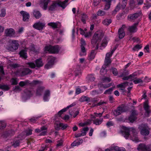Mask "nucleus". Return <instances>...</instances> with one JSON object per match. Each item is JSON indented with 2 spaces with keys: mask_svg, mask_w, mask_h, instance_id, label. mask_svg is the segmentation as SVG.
<instances>
[{
  "mask_svg": "<svg viewBox=\"0 0 151 151\" xmlns=\"http://www.w3.org/2000/svg\"><path fill=\"white\" fill-rule=\"evenodd\" d=\"M124 131L121 130L120 133L126 139H130L136 142L140 141L138 136L137 132L134 127H124Z\"/></svg>",
  "mask_w": 151,
  "mask_h": 151,
  "instance_id": "nucleus-1",
  "label": "nucleus"
},
{
  "mask_svg": "<svg viewBox=\"0 0 151 151\" xmlns=\"http://www.w3.org/2000/svg\"><path fill=\"white\" fill-rule=\"evenodd\" d=\"M104 36V34L101 30H99L96 32L94 34L91 40L92 45L94 47L96 46V48H98L100 42L101 41Z\"/></svg>",
  "mask_w": 151,
  "mask_h": 151,
  "instance_id": "nucleus-2",
  "label": "nucleus"
},
{
  "mask_svg": "<svg viewBox=\"0 0 151 151\" xmlns=\"http://www.w3.org/2000/svg\"><path fill=\"white\" fill-rule=\"evenodd\" d=\"M68 1V0H65L63 1H53L52 4L50 5L48 8L49 10L52 11L57 6H59L62 7L63 9L65 8L67 5V3Z\"/></svg>",
  "mask_w": 151,
  "mask_h": 151,
  "instance_id": "nucleus-3",
  "label": "nucleus"
},
{
  "mask_svg": "<svg viewBox=\"0 0 151 151\" xmlns=\"http://www.w3.org/2000/svg\"><path fill=\"white\" fill-rule=\"evenodd\" d=\"M128 107L125 105L122 104L117 107L116 109L113 111L114 115L117 116L122 113L125 112L128 110Z\"/></svg>",
  "mask_w": 151,
  "mask_h": 151,
  "instance_id": "nucleus-4",
  "label": "nucleus"
},
{
  "mask_svg": "<svg viewBox=\"0 0 151 151\" xmlns=\"http://www.w3.org/2000/svg\"><path fill=\"white\" fill-rule=\"evenodd\" d=\"M9 42L12 45L7 46L6 48L7 50L9 51L14 52L18 49L19 45L18 40H10Z\"/></svg>",
  "mask_w": 151,
  "mask_h": 151,
  "instance_id": "nucleus-5",
  "label": "nucleus"
},
{
  "mask_svg": "<svg viewBox=\"0 0 151 151\" xmlns=\"http://www.w3.org/2000/svg\"><path fill=\"white\" fill-rule=\"evenodd\" d=\"M60 49V47L58 45L53 46L49 45L45 47L44 51L51 53L56 54L59 52Z\"/></svg>",
  "mask_w": 151,
  "mask_h": 151,
  "instance_id": "nucleus-6",
  "label": "nucleus"
},
{
  "mask_svg": "<svg viewBox=\"0 0 151 151\" xmlns=\"http://www.w3.org/2000/svg\"><path fill=\"white\" fill-rule=\"evenodd\" d=\"M32 73V70L29 69L28 68H25L18 70L16 73V74L19 76H22L30 74Z\"/></svg>",
  "mask_w": 151,
  "mask_h": 151,
  "instance_id": "nucleus-7",
  "label": "nucleus"
},
{
  "mask_svg": "<svg viewBox=\"0 0 151 151\" xmlns=\"http://www.w3.org/2000/svg\"><path fill=\"white\" fill-rule=\"evenodd\" d=\"M139 128L140 129V133L142 135H147L149 133V128L147 124H142Z\"/></svg>",
  "mask_w": 151,
  "mask_h": 151,
  "instance_id": "nucleus-8",
  "label": "nucleus"
},
{
  "mask_svg": "<svg viewBox=\"0 0 151 151\" xmlns=\"http://www.w3.org/2000/svg\"><path fill=\"white\" fill-rule=\"evenodd\" d=\"M137 149L139 151H151V144L147 145L145 144H140L138 145Z\"/></svg>",
  "mask_w": 151,
  "mask_h": 151,
  "instance_id": "nucleus-9",
  "label": "nucleus"
},
{
  "mask_svg": "<svg viewBox=\"0 0 151 151\" xmlns=\"http://www.w3.org/2000/svg\"><path fill=\"white\" fill-rule=\"evenodd\" d=\"M80 43L81 51L80 55L81 56L86 55V50L85 47L86 45V41L83 39L82 38L81 40Z\"/></svg>",
  "mask_w": 151,
  "mask_h": 151,
  "instance_id": "nucleus-10",
  "label": "nucleus"
},
{
  "mask_svg": "<svg viewBox=\"0 0 151 151\" xmlns=\"http://www.w3.org/2000/svg\"><path fill=\"white\" fill-rule=\"evenodd\" d=\"M32 130L29 129H28L23 132L21 134H19L18 137L22 139H24L27 136H29L32 134Z\"/></svg>",
  "mask_w": 151,
  "mask_h": 151,
  "instance_id": "nucleus-11",
  "label": "nucleus"
},
{
  "mask_svg": "<svg viewBox=\"0 0 151 151\" xmlns=\"http://www.w3.org/2000/svg\"><path fill=\"white\" fill-rule=\"evenodd\" d=\"M45 23L44 22L40 21L35 23L33 25V27L39 30H42L45 27Z\"/></svg>",
  "mask_w": 151,
  "mask_h": 151,
  "instance_id": "nucleus-12",
  "label": "nucleus"
},
{
  "mask_svg": "<svg viewBox=\"0 0 151 151\" xmlns=\"http://www.w3.org/2000/svg\"><path fill=\"white\" fill-rule=\"evenodd\" d=\"M137 114V111L133 110L131 111V114L128 117L129 121L131 123L133 122L137 119L136 116Z\"/></svg>",
  "mask_w": 151,
  "mask_h": 151,
  "instance_id": "nucleus-13",
  "label": "nucleus"
},
{
  "mask_svg": "<svg viewBox=\"0 0 151 151\" xmlns=\"http://www.w3.org/2000/svg\"><path fill=\"white\" fill-rule=\"evenodd\" d=\"M55 58L52 56H49L48 58V61L47 63L45 65V67L46 68L48 69L50 68L53 64L55 60Z\"/></svg>",
  "mask_w": 151,
  "mask_h": 151,
  "instance_id": "nucleus-14",
  "label": "nucleus"
},
{
  "mask_svg": "<svg viewBox=\"0 0 151 151\" xmlns=\"http://www.w3.org/2000/svg\"><path fill=\"white\" fill-rule=\"evenodd\" d=\"M4 33L6 36L14 37L15 31L13 28H7L5 30Z\"/></svg>",
  "mask_w": 151,
  "mask_h": 151,
  "instance_id": "nucleus-15",
  "label": "nucleus"
},
{
  "mask_svg": "<svg viewBox=\"0 0 151 151\" xmlns=\"http://www.w3.org/2000/svg\"><path fill=\"white\" fill-rule=\"evenodd\" d=\"M144 108L145 111V116L146 117H148L150 113V107L148 105V102L147 100L144 103Z\"/></svg>",
  "mask_w": 151,
  "mask_h": 151,
  "instance_id": "nucleus-16",
  "label": "nucleus"
},
{
  "mask_svg": "<svg viewBox=\"0 0 151 151\" xmlns=\"http://www.w3.org/2000/svg\"><path fill=\"white\" fill-rule=\"evenodd\" d=\"M125 27V25L123 24L122 25V27L120 28L118 30V34L119 36V38L120 39H122L125 35L124 29Z\"/></svg>",
  "mask_w": 151,
  "mask_h": 151,
  "instance_id": "nucleus-17",
  "label": "nucleus"
},
{
  "mask_svg": "<svg viewBox=\"0 0 151 151\" xmlns=\"http://www.w3.org/2000/svg\"><path fill=\"white\" fill-rule=\"evenodd\" d=\"M139 15V13H137L129 14L128 16V19L130 21H134Z\"/></svg>",
  "mask_w": 151,
  "mask_h": 151,
  "instance_id": "nucleus-18",
  "label": "nucleus"
},
{
  "mask_svg": "<svg viewBox=\"0 0 151 151\" xmlns=\"http://www.w3.org/2000/svg\"><path fill=\"white\" fill-rule=\"evenodd\" d=\"M138 23H134L133 25L129 26L127 28L128 30L130 33H134L136 32L137 30V26L138 24Z\"/></svg>",
  "mask_w": 151,
  "mask_h": 151,
  "instance_id": "nucleus-19",
  "label": "nucleus"
},
{
  "mask_svg": "<svg viewBox=\"0 0 151 151\" xmlns=\"http://www.w3.org/2000/svg\"><path fill=\"white\" fill-rule=\"evenodd\" d=\"M46 129L47 128L43 126L40 129H36L35 131L36 133H40L42 131L40 134V135H45L46 134L47 131L46 130Z\"/></svg>",
  "mask_w": 151,
  "mask_h": 151,
  "instance_id": "nucleus-20",
  "label": "nucleus"
},
{
  "mask_svg": "<svg viewBox=\"0 0 151 151\" xmlns=\"http://www.w3.org/2000/svg\"><path fill=\"white\" fill-rule=\"evenodd\" d=\"M49 2V0H40V4L44 10L47 9Z\"/></svg>",
  "mask_w": 151,
  "mask_h": 151,
  "instance_id": "nucleus-21",
  "label": "nucleus"
},
{
  "mask_svg": "<svg viewBox=\"0 0 151 151\" xmlns=\"http://www.w3.org/2000/svg\"><path fill=\"white\" fill-rule=\"evenodd\" d=\"M20 13L23 16V20L24 21H27L29 18V13L24 11H21Z\"/></svg>",
  "mask_w": 151,
  "mask_h": 151,
  "instance_id": "nucleus-22",
  "label": "nucleus"
},
{
  "mask_svg": "<svg viewBox=\"0 0 151 151\" xmlns=\"http://www.w3.org/2000/svg\"><path fill=\"white\" fill-rule=\"evenodd\" d=\"M110 86V84H103L102 82L99 83L98 84V87L100 91L105 89Z\"/></svg>",
  "mask_w": 151,
  "mask_h": 151,
  "instance_id": "nucleus-23",
  "label": "nucleus"
},
{
  "mask_svg": "<svg viewBox=\"0 0 151 151\" xmlns=\"http://www.w3.org/2000/svg\"><path fill=\"white\" fill-rule=\"evenodd\" d=\"M48 25L52 27L53 29L57 28L60 26V23L57 22H51L47 24Z\"/></svg>",
  "mask_w": 151,
  "mask_h": 151,
  "instance_id": "nucleus-24",
  "label": "nucleus"
},
{
  "mask_svg": "<svg viewBox=\"0 0 151 151\" xmlns=\"http://www.w3.org/2000/svg\"><path fill=\"white\" fill-rule=\"evenodd\" d=\"M128 85V82H126L124 83H121L117 85L116 87L118 88H121V90L124 91L125 88Z\"/></svg>",
  "mask_w": 151,
  "mask_h": 151,
  "instance_id": "nucleus-25",
  "label": "nucleus"
},
{
  "mask_svg": "<svg viewBox=\"0 0 151 151\" xmlns=\"http://www.w3.org/2000/svg\"><path fill=\"white\" fill-rule=\"evenodd\" d=\"M88 130V127H86L83 128L81 132V133L80 134H76V137L85 135L86 134V132Z\"/></svg>",
  "mask_w": 151,
  "mask_h": 151,
  "instance_id": "nucleus-26",
  "label": "nucleus"
},
{
  "mask_svg": "<svg viewBox=\"0 0 151 151\" xmlns=\"http://www.w3.org/2000/svg\"><path fill=\"white\" fill-rule=\"evenodd\" d=\"M35 62L36 66L37 68L42 67L43 65V63H42V60L41 58L36 60Z\"/></svg>",
  "mask_w": 151,
  "mask_h": 151,
  "instance_id": "nucleus-27",
  "label": "nucleus"
},
{
  "mask_svg": "<svg viewBox=\"0 0 151 151\" xmlns=\"http://www.w3.org/2000/svg\"><path fill=\"white\" fill-rule=\"evenodd\" d=\"M87 89V88L85 86L81 87V89L79 87H78L76 88V94H78L86 90Z\"/></svg>",
  "mask_w": 151,
  "mask_h": 151,
  "instance_id": "nucleus-28",
  "label": "nucleus"
},
{
  "mask_svg": "<svg viewBox=\"0 0 151 151\" xmlns=\"http://www.w3.org/2000/svg\"><path fill=\"white\" fill-rule=\"evenodd\" d=\"M82 70L81 68L79 66H76V77L77 76L80 77L81 75Z\"/></svg>",
  "mask_w": 151,
  "mask_h": 151,
  "instance_id": "nucleus-29",
  "label": "nucleus"
},
{
  "mask_svg": "<svg viewBox=\"0 0 151 151\" xmlns=\"http://www.w3.org/2000/svg\"><path fill=\"white\" fill-rule=\"evenodd\" d=\"M34 16L36 19H39L42 16V14L40 12L37 10H35L33 12Z\"/></svg>",
  "mask_w": 151,
  "mask_h": 151,
  "instance_id": "nucleus-30",
  "label": "nucleus"
},
{
  "mask_svg": "<svg viewBox=\"0 0 151 151\" xmlns=\"http://www.w3.org/2000/svg\"><path fill=\"white\" fill-rule=\"evenodd\" d=\"M112 0H104V1L106 2L104 7V10H107L110 7L111 1Z\"/></svg>",
  "mask_w": 151,
  "mask_h": 151,
  "instance_id": "nucleus-31",
  "label": "nucleus"
},
{
  "mask_svg": "<svg viewBox=\"0 0 151 151\" xmlns=\"http://www.w3.org/2000/svg\"><path fill=\"white\" fill-rule=\"evenodd\" d=\"M19 54L21 57L26 59L27 57V53L25 50H22L19 52Z\"/></svg>",
  "mask_w": 151,
  "mask_h": 151,
  "instance_id": "nucleus-32",
  "label": "nucleus"
},
{
  "mask_svg": "<svg viewBox=\"0 0 151 151\" xmlns=\"http://www.w3.org/2000/svg\"><path fill=\"white\" fill-rule=\"evenodd\" d=\"M108 43L107 38L105 37L103 40L102 42L101 43L100 47L101 49L102 47H105L107 45Z\"/></svg>",
  "mask_w": 151,
  "mask_h": 151,
  "instance_id": "nucleus-33",
  "label": "nucleus"
},
{
  "mask_svg": "<svg viewBox=\"0 0 151 151\" xmlns=\"http://www.w3.org/2000/svg\"><path fill=\"white\" fill-rule=\"evenodd\" d=\"M106 67L105 65H103L100 70V73L101 75H104L107 72V70L106 69Z\"/></svg>",
  "mask_w": 151,
  "mask_h": 151,
  "instance_id": "nucleus-34",
  "label": "nucleus"
},
{
  "mask_svg": "<svg viewBox=\"0 0 151 151\" xmlns=\"http://www.w3.org/2000/svg\"><path fill=\"white\" fill-rule=\"evenodd\" d=\"M86 79L88 81L92 82L95 80V78L93 75L89 74L86 77Z\"/></svg>",
  "mask_w": 151,
  "mask_h": 151,
  "instance_id": "nucleus-35",
  "label": "nucleus"
},
{
  "mask_svg": "<svg viewBox=\"0 0 151 151\" xmlns=\"http://www.w3.org/2000/svg\"><path fill=\"white\" fill-rule=\"evenodd\" d=\"M50 92L49 91H45L44 96V100L45 101H47L48 100V97L50 96Z\"/></svg>",
  "mask_w": 151,
  "mask_h": 151,
  "instance_id": "nucleus-36",
  "label": "nucleus"
},
{
  "mask_svg": "<svg viewBox=\"0 0 151 151\" xmlns=\"http://www.w3.org/2000/svg\"><path fill=\"white\" fill-rule=\"evenodd\" d=\"M61 124L62 123H60L58 122H56L55 123V128L56 130H58L61 129Z\"/></svg>",
  "mask_w": 151,
  "mask_h": 151,
  "instance_id": "nucleus-37",
  "label": "nucleus"
},
{
  "mask_svg": "<svg viewBox=\"0 0 151 151\" xmlns=\"http://www.w3.org/2000/svg\"><path fill=\"white\" fill-rule=\"evenodd\" d=\"M20 139L15 140L14 141L13 144H12V145L14 147H16L19 146L20 142V140H22L21 139Z\"/></svg>",
  "mask_w": 151,
  "mask_h": 151,
  "instance_id": "nucleus-38",
  "label": "nucleus"
},
{
  "mask_svg": "<svg viewBox=\"0 0 151 151\" xmlns=\"http://www.w3.org/2000/svg\"><path fill=\"white\" fill-rule=\"evenodd\" d=\"M44 89V88L43 87H40L38 88L37 90L36 95L37 96L40 95L41 93H42Z\"/></svg>",
  "mask_w": 151,
  "mask_h": 151,
  "instance_id": "nucleus-39",
  "label": "nucleus"
},
{
  "mask_svg": "<svg viewBox=\"0 0 151 151\" xmlns=\"http://www.w3.org/2000/svg\"><path fill=\"white\" fill-rule=\"evenodd\" d=\"M103 120V119H96L93 120V123L96 125H99L101 123Z\"/></svg>",
  "mask_w": 151,
  "mask_h": 151,
  "instance_id": "nucleus-40",
  "label": "nucleus"
},
{
  "mask_svg": "<svg viewBox=\"0 0 151 151\" xmlns=\"http://www.w3.org/2000/svg\"><path fill=\"white\" fill-rule=\"evenodd\" d=\"M111 22V19H106L102 22V23L104 25H108Z\"/></svg>",
  "mask_w": 151,
  "mask_h": 151,
  "instance_id": "nucleus-41",
  "label": "nucleus"
},
{
  "mask_svg": "<svg viewBox=\"0 0 151 151\" xmlns=\"http://www.w3.org/2000/svg\"><path fill=\"white\" fill-rule=\"evenodd\" d=\"M80 101H87L89 102L90 101V98L86 96H84L81 97L80 99Z\"/></svg>",
  "mask_w": 151,
  "mask_h": 151,
  "instance_id": "nucleus-42",
  "label": "nucleus"
},
{
  "mask_svg": "<svg viewBox=\"0 0 151 151\" xmlns=\"http://www.w3.org/2000/svg\"><path fill=\"white\" fill-rule=\"evenodd\" d=\"M111 63V59L105 58L104 64L103 65H105L106 67L109 65Z\"/></svg>",
  "mask_w": 151,
  "mask_h": 151,
  "instance_id": "nucleus-43",
  "label": "nucleus"
},
{
  "mask_svg": "<svg viewBox=\"0 0 151 151\" xmlns=\"http://www.w3.org/2000/svg\"><path fill=\"white\" fill-rule=\"evenodd\" d=\"M24 92L28 97H30L33 94L32 92L28 89L25 90Z\"/></svg>",
  "mask_w": 151,
  "mask_h": 151,
  "instance_id": "nucleus-44",
  "label": "nucleus"
},
{
  "mask_svg": "<svg viewBox=\"0 0 151 151\" xmlns=\"http://www.w3.org/2000/svg\"><path fill=\"white\" fill-rule=\"evenodd\" d=\"M29 83V80H26L24 81H21L19 84L20 86L22 87Z\"/></svg>",
  "mask_w": 151,
  "mask_h": 151,
  "instance_id": "nucleus-45",
  "label": "nucleus"
},
{
  "mask_svg": "<svg viewBox=\"0 0 151 151\" xmlns=\"http://www.w3.org/2000/svg\"><path fill=\"white\" fill-rule=\"evenodd\" d=\"M0 88L5 91H7L9 89V87L8 85H0Z\"/></svg>",
  "mask_w": 151,
  "mask_h": 151,
  "instance_id": "nucleus-46",
  "label": "nucleus"
},
{
  "mask_svg": "<svg viewBox=\"0 0 151 151\" xmlns=\"http://www.w3.org/2000/svg\"><path fill=\"white\" fill-rule=\"evenodd\" d=\"M0 17H4L6 14V10L4 8H3L1 10Z\"/></svg>",
  "mask_w": 151,
  "mask_h": 151,
  "instance_id": "nucleus-47",
  "label": "nucleus"
},
{
  "mask_svg": "<svg viewBox=\"0 0 151 151\" xmlns=\"http://www.w3.org/2000/svg\"><path fill=\"white\" fill-rule=\"evenodd\" d=\"M78 137H76V146L81 144L83 142V139H82L79 138Z\"/></svg>",
  "mask_w": 151,
  "mask_h": 151,
  "instance_id": "nucleus-48",
  "label": "nucleus"
},
{
  "mask_svg": "<svg viewBox=\"0 0 151 151\" xmlns=\"http://www.w3.org/2000/svg\"><path fill=\"white\" fill-rule=\"evenodd\" d=\"M142 47V46L140 45L137 44L135 45L132 48L134 51H137L140 49Z\"/></svg>",
  "mask_w": 151,
  "mask_h": 151,
  "instance_id": "nucleus-49",
  "label": "nucleus"
},
{
  "mask_svg": "<svg viewBox=\"0 0 151 151\" xmlns=\"http://www.w3.org/2000/svg\"><path fill=\"white\" fill-rule=\"evenodd\" d=\"M41 116H40L36 117H33L29 119L30 122L34 123L39 118L41 117Z\"/></svg>",
  "mask_w": 151,
  "mask_h": 151,
  "instance_id": "nucleus-50",
  "label": "nucleus"
},
{
  "mask_svg": "<svg viewBox=\"0 0 151 151\" xmlns=\"http://www.w3.org/2000/svg\"><path fill=\"white\" fill-rule=\"evenodd\" d=\"M88 17L85 14H83L82 15L81 17V21L84 24L86 23V19Z\"/></svg>",
  "mask_w": 151,
  "mask_h": 151,
  "instance_id": "nucleus-51",
  "label": "nucleus"
},
{
  "mask_svg": "<svg viewBox=\"0 0 151 151\" xmlns=\"http://www.w3.org/2000/svg\"><path fill=\"white\" fill-rule=\"evenodd\" d=\"M95 57V51L92 50L91 52L89 55V58L90 60H92Z\"/></svg>",
  "mask_w": 151,
  "mask_h": 151,
  "instance_id": "nucleus-52",
  "label": "nucleus"
},
{
  "mask_svg": "<svg viewBox=\"0 0 151 151\" xmlns=\"http://www.w3.org/2000/svg\"><path fill=\"white\" fill-rule=\"evenodd\" d=\"M27 65H28L29 67L32 68H34L36 67V65L34 63L30 62L26 63Z\"/></svg>",
  "mask_w": 151,
  "mask_h": 151,
  "instance_id": "nucleus-53",
  "label": "nucleus"
},
{
  "mask_svg": "<svg viewBox=\"0 0 151 151\" xmlns=\"http://www.w3.org/2000/svg\"><path fill=\"white\" fill-rule=\"evenodd\" d=\"M120 9V4H119L117 5L116 6L115 9L114 10L112 14H115L116 12L118 11Z\"/></svg>",
  "mask_w": 151,
  "mask_h": 151,
  "instance_id": "nucleus-54",
  "label": "nucleus"
},
{
  "mask_svg": "<svg viewBox=\"0 0 151 151\" xmlns=\"http://www.w3.org/2000/svg\"><path fill=\"white\" fill-rule=\"evenodd\" d=\"M114 151H126L125 149L123 147H119L118 146L114 147Z\"/></svg>",
  "mask_w": 151,
  "mask_h": 151,
  "instance_id": "nucleus-55",
  "label": "nucleus"
},
{
  "mask_svg": "<svg viewBox=\"0 0 151 151\" xmlns=\"http://www.w3.org/2000/svg\"><path fill=\"white\" fill-rule=\"evenodd\" d=\"M4 75V71L3 66H0V80H1V77Z\"/></svg>",
  "mask_w": 151,
  "mask_h": 151,
  "instance_id": "nucleus-56",
  "label": "nucleus"
},
{
  "mask_svg": "<svg viewBox=\"0 0 151 151\" xmlns=\"http://www.w3.org/2000/svg\"><path fill=\"white\" fill-rule=\"evenodd\" d=\"M105 11L99 10L97 12V14L98 16H103L105 14Z\"/></svg>",
  "mask_w": 151,
  "mask_h": 151,
  "instance_id": "nucleus-57",
  "label": "nucleus"
},
{
  "mask_svg": "<svg viewBox=\"0 0 151 151\" xmlns=\"http://www.w3.org/2000/svg\"><path fill=\"white\" fill-rule=\"evenodd\" d=\"M103 113V112H102L101 113H99V114L97 113H95L94 114H95V115L94 116V115H91V118H95V116L101 117L102 116Z\"/></svg>",
  "mask_w": 151,
  "mask_h": 151,
  "instance_id": "nucleus-58",
  "label": "nucleus"
},
{
  "mask_svg": "<svg viewBox=\"0 0 151 151\" xmlns=\"http://www.w3.org/2000/svg\"><path fill=\"white\" fill-rule=\"evenodd\" d=\"M113 90V88L112 87L110 88L109 89L106 90L104 92V94H111V93L112 91Z\"/></svg>",
  "mask_w": 151,
  "mask_h": 151,
  "instance_id": "nucleus-59",
  "label": "nucleus"
},
{
  "mask_svg": "<svg viewBox=\"0 0 151 151\" xmlns=\"http://www.w3.org/2000/svg\"><path fill=\"white\" fill-rule=\"evenodd\" d=\"M10 82L11 84L12 85H16L18 83V81H17L16 79L14 78H12Z\"/></svg>",
  "mask_w": 151,
  "mask_h": 151,
  "instance_id": "nucleus-60",
  "label": "nucleus"
},
{
  "mask_svg": "<svg viewBox=\"0 0 151 151\" xmlns=\"http://www.w3.org/2000/svg\"><path fill=\"white\" fill-rule=\"evenodd\" d=\"M135 2L134 0H130L129 2L130 6L132 8H134L135 6Z\"/></svg>",
  "mask_w": 151,
  "mask_h": 151,
  "instance_id": "nucleus-61",
  "label": "nucleus"
},
{
  "mask_svg": "<svg viewBox=\"0 0 151 151\" xmlns=\"http://www.w3.org/2000/svg\"><path fill=\"white\" fill-rule=\"evenodd\" d=\"M6 126V124L5 122L0 121V129H3Z\"/></svg>",
  "mask_w": 151,
  "mask_h": 151,
  "instance_id": "nucleus-62",
  "label": "nucleus"
},
{
  "mask_svg": "<svg viewBox=\"0 0 151 151\" xmlns=\"http://www.w3.org/2000/svg\"><path fill=\"white\" fill-rule=\"evenodd\" d=\"M133 81L135 84H137L140 83L142 82V81L141 79L139 78H137L134 79L133 80Z\"/></svg>",
  "mask_w": 151,
  "mask_h": 151,
  "instance_id": "nucleus-63",
  "label": "nucleus"
},
{
  "mask_svg": "<svg viewBox=\"0 0 151 151\" xmlns=\"http://www.w3.org/2000/svg\"><path fill=\"white\" fill-rule=\"evenodd\" d=\"M112 73L113 75L115 76H116L118 73L117 69L115 68H112Z\"/></svg>",
  "mask_w": 151,
  "mask_h": 151,
  "instance_id": "nucleus-64",
  "label": "nucleus"
}]
</instances>
